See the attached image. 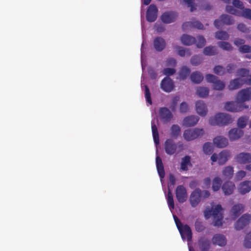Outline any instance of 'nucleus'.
I'll return each mask as SVG.
<instances>
[{
    "label": "nucleus",
    "mask_w": 251,
    "mask_h": 251,
    "mask_svg": "<svg viewBox=\"0 0 251 251\" xmlns=\"http://www.w3.org/2000/svg\"><path fill=\"white\" fill-rule=\"evenodd\" d=\"M223 208L220 204H217L211 209L207 207L204 211V215L206 219L212 216L214 219L213 225L214 226H222L223 216Z\"/></svg>",
    "instance_id": "f257e3e1"
},
{
    "label": "nucleus",
    "mask_w": 251,
    "mask_h": 251,
    "mask_svg": "<svg viewBox=\"0 0 251 251\" xmlns=\"http://www.w3.org/2000/svg\"><path fill=\"white\" fill-rule=\"evenodd\" d=\"M203 53L206 55L212 56L217 54L218 52L215 47L210 46L203 49Z\"/></svg>",
    "instance_id": "58836bf2"
},
{
    "label": "nucleus",
    "mask_w": 251,
    "mask_h": 251,
    "mask_svg": "<svg viewBox=\"0 0 251 251\" xmlns=\"http://www.w3.org/2000/svg\"><path fill=\"white\" fill-rule=\"evenodd\" d=\"M202 197V191L197 188L194 190L191 194L189 201L193 207H196L200 202Z\"/></svg>",
    "instance_id": "9d476101"
},
{
    "label": "nucleus",
    "mask_w": 251,
    "mask_h": 251,
    "mask_svg": "<svg viewBox=\"0 0 251 251\" xmlns=\"http://www.w3.org/2000/svg\"><path fill=\"white\" fill-rule=\"evenodd\" d=\"M236 100L244 103L246 101L251 100V87L243 89L239 91L237 94Z\"/></svg>",
    "instance_id": "1a4fd4ad"
},
{
    "label": "nucleus",
    "mask_w": 251,
    "mask_h": 251,
    "mask_svg": "<svg viewBox=\"0 0 251 251\" xmlns=\"http://www.w3.org/2000/svg\"><path fill=\"white\" fill-rule=\"evenodd\" d=\"M244 245L247 248H251V231L246 236Z\"/></svg>",
    "instance_id": "5fc2aeb1"
},
{
    "label": "nucleus",
    "mask_w": 251,
    "mask_h": 251,
    "mask_svg": "<svg viewBox=\"0 0 251 251\" xmlns=\"http://www.w3.org/2000/svg\"><path fill=\"white\" fill-rule=\"evenodd\" d=\"M213 72L219 75H222L226 73L225 68L221 65L216 66L213 69Z\"/></svg>",
    "instance_id": "8fccbe9b"
},
{
    "label": "nucleus",
    "mask_w": 251,
    "mask_h": 251,
    "mask_svg": "<svg viewBox=\"0 0 251 251\" xmlns=\"http://www.w3.org/2000/svg\"><path fill=\"white\" fill-rule=\"evenodd\" d=\"M242 83V80L241 78H235L230 81L228 88L230 90L237 89L241 87Z\"/></svg>",
    "instance_id": "72a5a7b5"
},
{
    "label": "nucleus",
    "mask_w": 251,
    "mask_h": 251,
    "mask_svg": "<svg viewBox=\"0 0 251 251\" xmlns=\"http://www.w3.org/2000/svg\"><path fill=\"white\" fill-rule=\"evenodd\" d=\"M176 72V70L174 68H164L163 71L164 75L170 76L174 75Z\"/></svg>",
    "instance_id": "052dcab7"
},
{
    "label": "nucleus",
    "mask_w": 251,
    "mask_h": 251,
    "mask_svg": "<svg viewBox=\"0 0 251 251\" xmlns=\"http://www.w3.org/2000/svg\"><path fill=\"white\" fill-rule=\"evenodd\" d=\"M212 243L214 245H218L220 247H224L226 244V237L221 234H216L212 239Z\"/></svg>",
    "instance_id": "aec40b11"
},
{
    "label": "nucleus",
    "mask_w": 251,
    "mask_h": 251,
    "mask_svg": "<svg viewBox=\"0 0 251 251\" xmlns=\"http://www.w3.org/2000/svg\"><path fill=\"white\" fill-rule=\"evenodd\" d=\"M237 27L239 31L244 33H247L249 31V28L246 26V25L243 23L238 24Z\"/></svg>",
    "instance_id": "680f3d73"
},
{
    "label": "nucleus",
    "mask_w": 251,
    "mask_h": 251,
    "mask_svg": "<svg viewBox=\"0 0 251 251\" xmlns=\"http://www.w3.org/2000/svg\"><path fill=\"white\" fill-rule=\"evenodd\" d=\"M196 230L199 232L202 231L205 229L203 223L199 220H197L195 223Z\"/></svg>",
    "instance_id": "864d4df0"
},
{
    "label": "nucleus",
    "mask_w": 251,
    "mask_h": 251,
    "mask_svg": "<svg viewBox=\"0 0 251 251\" xmlns=\"http://www.w3.org/2000/svg\"><path fill=\"white\" fill-rule=\"evenodd\" d=\"M249 117L247 116H242L239 118L237 120V126L240 128H244L247 125Z\"/></svg>",
    "instance_id": "ea45409f"
},
{
    "label": "nucleus",
    "mask_w": 251,
    "mask_h": 251,
    "mask_svg": "<svg viewBox=\"0 0 251 251\" xmlns=\"http://www.w3.org/2000/svg\"><path fill=\"white\" fill-rule=\"evenodd\" d=\"M153 46L156 51H161L166 47L165 40L161 37H155L153 41Z\"/></svg>",
    "instance_id": "4be33fe9"
},
{
    "label": "nucleus",
    "mask_w": 251,
    "mask_h": 251,
    "mask_svg": "<svg viewBox=\"0 0 251 251\" xmlns=\"http://www.w3.org/2000/svg\"><path fill=\"white\" fill-rule=\"evenodd\" d=\"M160 87L165 92H171L174 88L173 80L168 76L164 77L161 82Z\"/></svg>",
    "instance_id": "4468645a"
},
{
    "label": "nucleus",
    "mask_w": 251,
    "mask_h": 251,
    "mask_svg": "<svg viewBox=\"0 0 251 251\" xmlns=\"http://www.w3.org/2000/svg\"><path fill=\"white\" fill-rule=\"evenodd\" d=\"M156 164L157 172L160 177L161 178H164L165 175L164 166L161 158L159 156H157L156 158Z\"/></svg>",
    "instance_id": "7c9ffc66"
},
{
    "label": "nucleus",
    "mask_w": 251,
    "mask_h": 251,
    "mask_svg": "<svg viewBox=\"0 0 251 251\" xmlns=\"http://www.w3.org/2000/svg\"><path fill=\"white\" fill-rule=\"evenodd\" d=\"M181 129L177 125H173L171 127V136L177 138L180 134Z\"/></svg>",
    "instance_id": "e433bc0d"
},
{
    "label": "nucleus",
    "mask_w": 251,
    "mask_h": 251,
    "mask_svg": "<svg viewBox=\"0 0 251 251\" xmlns=\"http://www.w3.org/2000/svg\"><path fill=\"white\" fill-rule=\"evenodd\" d=\"M238 50L242 53H249L251 52V46L248 45H243L239 47Z\"/></svg>",
    "instance_id": "6e6d98bb"
},
{
    "label": "nucleus",
    "mask_w": 251,
    "mask_h": 251,
    "mask_svg": "<svg viewBox=\"0 0 251 251\" xmlns=\"http://www.w3.org/2000/svg\"><path fill=\"white\" fill-rule=\"evenodd\" d=\"M215 38L218 40H228L229 35L228 33L224 31H219L215 33Z\"/></svg>",
    "instance_id": "79ce46f5"
},
{
    "label": "nucleus",
    "mask_w": 251,
    "mask_h": 251,
    "mask_svg": "<svg viewBox=\"0 0 251 251\" xmlns=\"http://www.w3.org/2000/svg\"><path fill=\"white\" fill-rule=\"evenodd\" d=\"M190 78L193 83L199 84L203 80V76L201 72L195 71L191 74Z\"/></svg>",
    "instance_id": "473e14b6"
},
{
    "label": "nucleus",
    "mask_w": 251,
    "mask_h": 251,
    "mask_svg": "<svg viewBox=\"0 0 251 251\" xmlns=\"http://www.w3.org/2000/svg\"><path fill=\"white\" fill-rule=\"evenodd\" d=\"M188 110V106L186 102H183L180 104L179 110L181 113H186Z\"/></svg>",
    "instance_id": "0e129e2a"
},
{
    "label": "nucleus",
    "mask_w": 251,
    "mask_h": 251,
    "mask_svg": "<svg viewBox=\"0 0 251 251\" xmlns=\"http://www.w3.org/2000/svg\"><path fill=\"white\" fill-rule=\"evenodd\" d=\"M202 60V58L200 55H194L191 58L190 62L193 66H197L201 64Z\"/></svg>",
    "instance_id": "603ef678"
},
{
    "label": "nucleus",
    "mask_w": 251,
    "mask_h": 251,
    "mask_svg": "<svg viewBox=\"0 0 251 251\" xmlns=\"http://www.w3.org/2000/svg\"><path fill=\"white\" fill-rule=\"evenodd\" d=\"M233 174V168L231 166H227L223 170V175L228 178L232 177Z\"/></svg>",
    "instance_id": "37998d69"
},
{
    "label": "nucleus",
    "mask_w": 251,
    "mask_h": 251,
    "mask_svg": "<svg viewBox=\"0 0 251 251\" xmlns=\"http://www.w3.org/2000/svg\"><path fill=\"white\" fill-rule=\"evenodd\" d=\"M145 87V97L146 99V100L147 102H148L150 105H151L152 100L151 98V95L150 93V89L148 86L146 85L144 86Z\"/></svg>",
    "instance_id": "3c124183"
},
{
    "label": "nucleus",
    "mask_w": 251,
    "mask_h": 251,
    "mask_svg": "<svg viewBox=\"0 0 251 251\" xmlns=\"http://www.w3.org/2000/svg\"><path fill=\"white\" fill-rule=\"evenodd\" d=\"M249 106L245 105L238 100L236 101H228L225 105V109L230 112H239L244 109L248 108Z\"/></svg>",
    "instance_id": "20e7f679"
},
{
    "label": "nucleus",
    "mask_w": 251,
    "mask_h": 251,
    "mask_svg": "<svg viewBox=\"0 0 251 251\" xmlns=\"http://www.w3.org/2000/svg\"><path fill=\"white\" fill-rule=\"evenodd\" d=\"M164 146L165 152L167 154L171 155L176 152L177 145L173 139H167L165 141Z\"/></svg>",
    "instance_id": "6e6552de"
},
{
    "label": "nucleus",
    "mask_w": 251,
    "mask_h": 251,
    "mask_svg": "<svg viewBox=\"0 0 251 251\" xmlns=\"http://www.w3.org/2000/svg\"><path fill=\"white\" fill-rule=\"evenodd\" d=\"M167 202L169 205V207L171 209H173L175 208V204L173 199V194L170 190H168L167 194Z\"/></svg>",
    "instance_id": "49530a36"
},
{
    "label": "nucleus",
    "mask_w": 251,
    "mask_h": 251,
    "mask_svg": "<svg viewBox=\"0 0 251 251\" xmlns=\"http://www.w3.org/2000/svg\"><path fill=\"white\" fill-rule=\"evenodd\" d=\"M176 196L178 202L182 203L187 199V193L186 188L183 185H178L176 190Z\"/></svg>",
    "instance_id": "9b49d317"
},
{
    "label": "nucleus",
    "mask_w": 251,
    "mask_h": 251,
    "mask_svg": "<svg viewBox=\"0 0 251 251\" xmlns=\"http://www.w3.org/2000/svg\"><path fill=\"white\" fill-rule=\"evenodd\" d=\"M213 143L219 148H223L226 147L228 144L227 138L223 136H218L213 139Z\"/></svg>",
    "instance_id": "5701e85b"
},
{
    "label": "nucleus",
    "mask_w": 251,
    "mask_h": 251,
    "mask_svg": "<svg viewBox=\"0 0 251 251\" xmlns=\"http://www.w3.org/2000/svg\"><path fill=\"white\" fill-rule=\"evenodd\" d=\"M237 75L245 77L249 75V70L245 68L239 69L237 71Z\"/></svg>",
    "instance_id": "13d9d810"
},
{
    "label": "nucleus",
    "mask_w": 251,
    "mask_h": 251,
    "mask_svg": "<svg viewBox=\"0 0 251 251\" xmlns=\"http://www.w3.org/2000/svg\"><path fill=\"white\" fill-rule=\"evenodd\" d=\"M158 9L155 4H151L147 9L146 19L149 22H154L157 17Z\"/></svg>",
    "instance_id": "f8f14e48"
},
{
    "label": "nucleus",
    "mask_w": 251,
    "mask_h": 251,
    "mask_svg": "<svg viewBox=\"0 0 251 251\" xmlns=\"http://www.w3.org/2000/svg\"><path fill=\"white\" fill-rule=\"evenodd\" d=\"M205 78L208 82L213 84V88L214 90L221 91L225 87V83L213 75L207 74L205 75Z\"/></svg>",
    "instance_id": "39448f33"
},
{
    "label": "nucleus",
    "mask_w": 251,
    "mask_h": 251,
    "mask_svg": "<svg viewBox=\"0 0 251 251\" xmlns=\"http://www.w3.org/2000/svg\"><path fill=\"white\" fill-rule=\"evenodd\" d=\"M232 4L234 7L242 10L245 8L243 2L240 0H233Z\"/></svg>",
    "instance_id": "bf43d9fd"
},
{
    "label": "nucleus",
    "mask_w": 251,
    "mask_h": 251,
    "mask_svg": "<svg viewBox=\"0 0 251 251\" xmlns=\"http://www.w3.org/2000/svg\"><path fill=\"white\" fill-rule=\"evenodd\" d=\"M191 72L190 69L186 66H182L179 71V76L180 79H186Z\"/></svg>",
    "instance_id": "c9c22d12"
},
{
    "label": "nucleus",
    "mask_w": 251,
    "mask_h": 251,
    "mask_svg": "<svg viewBox=\"0 0 251 251\" xmlns=\"http://www.w3.org/2000/svg\"><path fill=\"white\" fill-rule=\"evenodd\" d=\"M204 132L202 128H195L186 129L183 132V137L185 140L190 141L201 137L203 135Z\"/></svg>",
    "instance_id": "7ed1b4c3"
},
{
    "label": "nucleus",
    "mask_w": 251,
    "mask_h": 251,
    "mask_svg": "<svg viewBox=\"0 0 251 251\" xmlns=\"http://www.w3.org/2000/svg\"><path fill=\"white\" fill-rule=\"evenodd\" d=\"M203 151L206 154H210L213 152V147L211 143L206 142L203 146Z\"/></svg>",
    "instance_id": "de8ad7c7"
},
{
    "label": "nucleus",
    "mask_w": 251,
    "mask_h": 251,
    "mask_svg": "<svg viewBox=\"0 0 251 251\" xmlns=\"http://www.w3.org/2000/svg\"><path fill=\"white\" fill-rule=\"evenodd\" d=\"M237 66L235 64H229L226 66V73H232L236 69Z\"/></svg>",
    "instance_id": "e2e57ef3"
},
{
    "label": "nucleus",
    "mask_w": 251,
    "mask_h": 251,
    "mask_svg": "<svg viewBox=\"0 0 251 251\" xmlns=\"http://www.w3.org/2000/svg\"><path fill=\"white\" fill-rule=\"evenodd\" d=\"M244 131L239 128H233L231 129L228 133L229 140L231 141L237 140L243 136Z\"/></svg>",
    "instance_id": "f3484780"
},
{
    "label": "nucleus",
    "mask_w": 251,
    "mask_h": 251,
    "mask_svg": "<svg viewBox=\"0 0 251 251\" xmlns=\"http://www.w3.org/2000/svg\"><path fill=\"white\" fill-rule=\"evenodd\" d=\"M222 180L219 177H216L213 180L212 189L214 191H218L221 187Z\"/></svg>",
    "instance_id": "a19ab883"
},
{
    "label": "nucleus",
    "mask_w": 251,
    "mask_h": 251,
    "mask_svg": "<svg viewBox=\"0 0 251 251\" xmlns=\"http://www.w3.org/2000/svg\"><path fill=\"white\" fill-rule=\"evenodd\" d=\"M240 17L251 20V9L244 8L241 12Z\"/></svg>",
    "instance_id": "09e8293b"
},
{
    "label": "nucleus",
    "mask_w": 251,
    "mask_h": 251,
    "mask_svg": "<svg viewBox=\"0 0 251 251\" xmlns=\"http://www.w3.org/2000/svg\"><path fill=\"white\" fill-rule=\"evenodd\" d=\"M251 222V215L245 213L242 215L234 224V227L237 230L243 229L249 225Z\"/></svg>",
    "instance_id": "423d86ee"
},
{
    "label": "nucleus",
    "mask_w": 251,
    "mask_h": 251,
    "mask_svg": "<svg viewBox=\"0 0 251 251\" xmlns=\"http://www.w3.org/2000/svg\"><path fill=\"white\" fill-rule=\"evenodd\" d=\"M234 23V19L231 16L227 14H222L220 19H216L214 22L215 26L219 29L222 24L225 25H231Z\"/></svg>",
    "instance_id": "0eeeda50"
},
{
    "label": "nucleus",
    "mask_w": 251,
    "mask_h": 251,
    "mask_svg": "<svg viewBox=\"0 0 251 251\" xmlns=\"http://www.w3.org/2000/svg\"><path fill=\"white\" fill-rule=\"evenodd\" d=\"M187 4L188 6L190 7L191 12L194 11L195 9V3L192 0H183Z\"/></svg>",
    "instance_id": "338daca9"
},
{
    "label": "nucleus",
    "mask_w": 251,
    "mask_h": 251,
    "mask_svg": "<svg viewBox=\"0 0 251 251\" xmlns=\"http://www.w3.org/2000/svg\"><path fill=\"white\" fill-rule=\"evenodd\" d=\"M235 188V186L234 184L231 181L225 182L222 186L223 191L226 195H229L231 194Z\"/></svg>",
    "instance_id": "a878e982"
},
{
    "label": "nucleus",
    "mask_w": 251,
    "mask_h": 251,
    "mask_svg": "<svg viewBox=\"0 0 251 251\" xmlns=\"http://www.w3.org/2000/svg\"><path fill=\"white\" fill-rule=\"evenodd\" d=\"M197 94L201 98H206L209 94V90L207 87H199L196 91Z\"/></svg>",
    "instance_id": "4c0bfd02"
},
{
    "label": "nucleus",
    "mask_w": 251,
    "mask_h": 251,
    "mask_svg": "<svg viewBox=\"0 0 251 251\" xmlns=\"http://www.w3.org/2000/svg\"><path fill=\"white\" fill-rule=\"evenodd\" d=\"M180 39L182 44L186 46H190L196 42L195 38L186 34L182 35Z\"/></svg>",
    "instance_id": "2f4dec72"
},
{
    "label": "nucleus",
    "mask_w": 251,
    "mask_h": 251,
    "mask_svg": "<svg viewBox=\"0 0 251 251\" xmlns=\"http://www.w3.org/2000/svg\"><path fill=\"white\" fill-rule=\"evenodd\" d=\"M178 229L183 240L187 239L188 242L191 241L192 238V230L188 225H182Z\"/></svg>",
    "instance_id": "ddd939ff"
},
{
    "label": "nucleus",
    "mask_w": 251,
    "mask_h": 251,
    "mask_svg": "<svg viewBox=\"0 0 251 251\" xmlns=\"http://www.w3.org/2000/svg\"><path fill=\"white\" fill-rule=\"evenodd\" d=\"M232 122L231 116L226 113H218L214 117H210L209 123L211 126H224Z\"/></svg>",
    "instance_id": "f03ea898"
},
{
    "label": "nucleus",
    "mask_w": 251,
    "mask_h": 251,
    "mask_svg": "<svg viewBox=\"0 0 251 251\" xmlns=\"http://www.w3.org/2000/svg\"><path fill=\"white\" fill-rule=\"evenodd\" d=\"M177 14L173 11L165 12L161 16L162 21L165 24H170L176 21Z\"/></svg>",
    "instance_id": "dca6fc26"
},
{
    "label": "nucleus",
    "mask_w": 251,
    "mask_h": 251,
    "mask_svg": "<svg viewBox=\"0 0 251 251\" xmlns=\"http://www.w3.org/2000/svg\"><path fill=\"white\" fill-rule=\"evenodd\" d=\"M182 28L183 30H186L193 28L202 29L203 28V25L200 22L194 20L183 23L182 25Z\"/></svg>",
    "instance_id": "a211bd4d"
},
{
    "label": "nucleus",
    "mask_w": 251,
    "mask_h": 251,
    "mask_svg": "<svg viewBox=\"0 0 251 251\" xmlns=\"http://www.w3.org/2000/svg\"><path fill=\"white\" fill-rule=\"evenodd\" d=\"M231 155L230 151L228 150H223L219 154L218 163L224 165L226 162Z\"/></svg>",
    "instance_id": "bb28decb"
},
{
    "label": "nucleus",
    "mask_w": 251,
    "mask_h": 251,
    "mask_svg": "<svg viewBox=\"0 0 251 251\" xmlns=\"http://www.w3.org/2000/svg\"><path fill=\"white\" fill-rule=\"evenodd\" d=\"M239 191L240 194L244 195L251 190V182L245 180L241 182L239 186Z\"/></svg>",
    "instance_id": "cd10ccee"
},
{
    "label": "nucleus",
    "mask_w": 251,
    "mask_h": 251,
    "mask_svg": "<svg viewBox=\"0 0 251 251\" xmlns=\"http://www.w3.org/2000/svg\"><path fill=\"white\" fill-rule=\"evenodd\" d=\"M218 45L220 48L224 50L230 51L232 50V46L228 42L220 41L218 42Z\"/></svg>",
    "instance_id": "a18cd8bd"
},
{
    "label": "nucleus",
    "mask_w": 251,
    "mask_h": 251,
    "mask_svg": "<svg viewBox=\"0 0 251 251\" xmlns=\"http://www.w3.org/2000/svg\"><path fill=\"white\" fill-rule=\"evenodd\" d=\"M198 40L197 42V47L199 48H201L203 47L206 41L204 38L202 36H199L198 37Z\"/></svg>",
    "instance_id": "4d7b16f0"
},
{
    "label": "nucleus",
    "mask_w": 251,
    "mask_h": 251,
    "mask_svg": "<svg viewBox=\"0 0 251 251\" xmlns=\"http://www.w3.org/2000/svg\"><path fill=\"white\" fill-rule=\"evenodd\" d=\"M179 100V97L178 96H176L173 98L170 107L172 110H174L175 109Z\"/></svg>",
    "instance_id": "69168bd1"
},
{
    "label": "nucleus",
    "mask_w": 251,
    "mask_h": 251,
    "mask_svg": "<svg viewBox=\"0 0 251 251\" xmlns=\"http://www.w3.org/2000/svg\"><path fill=\"white\" fill-rule=\"evenodd\" d=\"M176 49L177 50L178 54L181 57H183L185 55L188 56L191 55V52L189 49H184L183 48L180 46H176Z\"/></svg>",
    "instance_id": "c03bdc74"
},
{
    "label": "nucleus",
    "mask_w": 251,
    "mask_h": 251,
    "mask_svg": "<svg viewBox=\"0 0 251 251\" xmlns=\"http://www.w3.org/2000/svg\"><path fill=\"white\" fill-rule=\"evenodd\" d=\"M236 161L240 164L251 162V154L248 152H241L235 157Z\"/></svg>",
    "instance_id": "6ab92c4d"
},
{
    "label": "nucleus",
    "mask_w": 251,
    "mask_h": 251,
    "mask_svg": "<svg viewBox=\"0 0 251 251\" xmlns=\"http://www.w3.org/2000/svg\"><path fill=\"white\" fill-rule=\"evenodd\" d=\"M151 131L154 142L156 145H157L159 143V134L156 126L154 123L152 122H151Z\"/></svg>",
    "instance_id": "f704fd0d"
},
{
    "label": "nucleus",
    "mask_w": 251,
    "mask_h": 251,
    "mask_svg": "<svg viewBox=\"0 0 251 251\" xmlns=\"http://www.w3.org/2000/svg\"><path fill=\"white\" fill-rule=\"evenodd\" d=\"M196 110L197 113L201 116H205L207 113L206 105L202 100H198L196 102Z\"/></svg>",
    "instance_id": "b1692460"
},
{
    "label": "nucleus",
    "mask_w": 251,
    "mask_h": 251,
    "mask_svg": "<svg viewBox=\"0 0 251 251\" xmlns=\"http://www.w3.org/2000/svg\"><path fill=\"white\" fill-rule=\"evenodd\" d=\"M244 209V205L241 203H238L234 205L231 209V213L232 215L234 217V218L238 217L242 212Z\"/></svg>",
    "instance_id": "c85d7f7f"
},
{
    "label": "nucleus",
    "mask_w": 251,
    "mask_h": 251,
    "mask_svg": "<svg viewBox=\"0 0 251 251\" xmlns=\"http://www.w3.org/2000/svg\"><path fill=\"white\" fill-rule=\"evenodd\" d=\"M198 246L201 251H209L211 249V242L207 238L201 236L198 239Z\"/></svg>",
    "instance_id": "2eb2a0df"
},
{
    "label": "nucleus",
    "mask_w": 251,
    "mask_h": 251,
    "mask_svg": "<svg viewBox=\"0 0 251 251\" xmlns=\"http://www.w3.org/2000/svg\"><path fill=\"white\" fill-rule=\"evenodd\" d=\"M159 115L161 119L164 122H169L173 117L171 111L166 107H162L159 110Z\"/></svg>",
    "instance_id": "393cba45"
},
{
    "label": "nucleus",
    "mask_w": 251,
    "mask_h": 251,
    "mask_svg": "<svg viewBox=\"0 0 251 251\" xmlns=\"http://www.w3.org/2000/svg\"><path fill=\"white\" fill-rule=\"evenodd\" d=\"M246 175V173L242 170L238 171L236 174V178L238 180H241Z\"/></svg>",
    "instance_id": "774afa93"
},
{
    "label": "nucleus",
    "mask_w": 251,
    "mask_h": 251,
    "mask_svg": "<svg viewBox=\"0 0 251 251\" xmlns=\"http://www.w3.org/2000/svg\"><path fill=\"white\" fill-rule=\"evenodd\" d=\"M192 164L191 162V157L189 155H186L181 158L180 163V169L182 171H187L188 166L191 167Z\"/></svg>",
    "instance_id": "c756f323"
},
{
    "label": "nucleus",
    "mask_w": 251,
    "mask_h": 251,
    "mask_svg": "<svg viewBox=\"0 0 251 251\" xmlns=\"http://www.w3.org/2000/svg\"><path fill=\"white\" fill-rule=\"evenodd\" d=\"M199 120V117L191 115L185 117L183 120V125L186 127H191L195 126Z\"/></svg>",
    "instance_id": "412c9836"
}]
</instances>
